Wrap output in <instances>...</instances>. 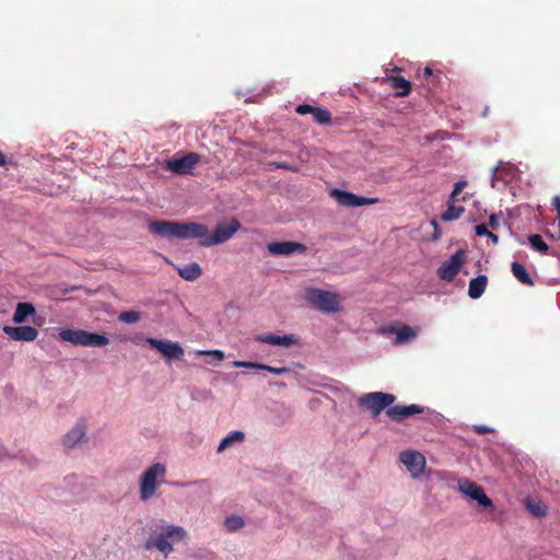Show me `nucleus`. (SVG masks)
<instances>
[{
    "instance_id": "obj_1",
    "label": "nucleus",
    "mask_w": 560,
    "mask_h": 560,
    "mask_svg": "<svg viewBox=\"0 0 560 560\" xmlns=\"http://www.w3.org/2000/svg\"><path fill=\"white\" fill-rule=\"evenodd\" d=\"M149 231L152 234L168 238H196L199 240L201 246L209 232L208 226L205 224L176 221H152L149 224Z\"/></svg>"
},
{
    "instance_id": "obj_2",
    "label": "nucleus",
    "mask_w": 560,
    "mask_h": 560,
    "mask_svg": "<svg viewBox=\"0 0 560 560\" xmlns=\"http://www.w3.org/2000/svg\"><path fill=\"white\" fill-rule=\"evenodd\" d=\"M305 299L310 305L324 313H336L340 310L339 295L330 291L307 288Z\"/></svg>"
},
{
    "instance_id": "obj_3",
    "label": "nucleus",
    "mask_w": 560,
    "mask_h": 560,
    "mask_svg": "<svg viewBox=\"0 0 560 560\" xmlns=\"http://www.w3.org/2000/svg\"><path fill=\"white\" fill-rule=\"evenodd\" d=\"M166 468L163 464L156 463L144 470L140 478V500L148 501L151 499L159 485L164 481Z\"/></svg>"
},
{
    "instance_id": "obj_4",
    "label": "nucleus",
    "mask_w": 560,
    "mask_h": 560,
    "mask_svg": "<svg viewBox=\"0 0 560 560\" xmlns=\"http://www.w3.org/2000/svg\"><path fill=\"white\" fill-rule=\"evenodd\" d=\"M59 337L63 341L84 347H105L109 342L104 335L82 329H63L59 332Z\"/></svg>"
},
{
    "instance_id": "obj_5",
    "label": "nucleus",
    "mask_w": 560,
    "mask_h": 560,
    "mask_svg": "<svg viewBox=\"0 0 560 560\" xmlns=\"http://www.w3.org/2000/svg\"><path fill=\"white\" fill-rule=\"evenodd\" d=\"M396 400L393 394L372 392L362 395L358 400V406L370 411L373 418L377 417L383 410H387Z\"/></svg>"
},
{
    "instance_id": "obj_6",
    "label": "nucleus",
    "mask_w": 560,
    "mask_h": 560,
    "mask_svg": "<svg viewBox=\"0 0 560 560\" xmlns=\"http://www.w3.org/2000/svg\"><path fill=\"white\" fill-rule=\"evenodd\" d=\"M201 161L200 154L188 152L183 156H173L166 161V168L177 175H191L195 166Z\"/></svg>"
},
{
    "instance_id": "obj_7",
    "label": "nucleus",
    "mask_w": 560,
    "mask_h": 560,
    "mask_svg": "<svg viewBox=\"0 0 560 560\" xmlns=\"http://www.w3.org/2000/svg\"><path fill=\"white\" fill-rule=\"evenodd\" d=\"M240 228V222L234 219L230 223H220L211 235L209 233L207 234V238L202 242V246L209 247L222 244L229 241Z\"/></svg>"
},
{
    "instance_id": "obj_8",
    "label": "nucleus",
    "mask_w": 560,
    "mask_h": 560,
    "mask_svg": "<svg viewBox=\"0 0 560 560\" xmlns=\"http://www.w3.org/2000/svg\"><path fill=\"white\" fill-rule=\"evenodd\" d=\"M145 342L153 349H156L166 360H182L184 349L178 342L162 340L149 337Z\"/></svg>"
},
{
    "instance_id": "obj_9",
    "label": "nucleus",
    "mask_w": 560,
    "mask_h": 560,
    "mask_svg": "<svg viewBox=\"0 0 560 560\" xmlns=\"http://www.w3.org/2000/svg\"><path fill=\"white\" fill-rule=\"evenodd\" d=\"M186 537V532L183 527L179 526H167L165 532L162 533L153 542V546L165 555L170 553L173 550L172 544L170 539L173 541H180Z\"/></svg>"
},
{
    "instance_id": "obj_10",
    "label": "nucleus",
    "mask_w": 560,
    "mask_h": 560,
    "mask_svg": "<svg viewBox=\"0 0 560 560\" xmlns=\"http://www.w3.org/2000/svg\"><path fill=\"white\" fill-rule=\"evenodd\" d=\"M465 262V254L462 250L454 253L447 260H445L438 269L440 279L451 282L458 275L462 266Z\"/></svg>"
},
{
    "instance_id": "obj_11",
    "label": "nucleus",
    "mask_w": 560,
    "mask_h": 560,
    "mask_svg": "<svg viewBox=\"0 0 560 560\" xmlns=\"http://www.w3.org/2000/svg\"><path fill=\"white\" fill-rule=\"evenodd\" d=\"M330 196L342 207L347 208H357L368 205H373L377 201L376 198H365L358 195H354L349 191L332 189L330 191Z\"/></svg>"
},
{
    "instance_id": "obj_12",
    "label": "nucleus",
    "mask_w": 560,
    "mask_h": 560,
    "mask_svg": "<svg viewBox=\"0 0 560 560\" xmlns=\"http://www.w3.org/2000/svg\"><path fill=\"white\" fill-rule=\"evenodd\" d=\"M458 489L470 499L477 501L480 506L491 508L493 505L492 500L487 497L483 488L468 479H459Z\"/></svg>"
},
{
    "instance_id": "obj_13",
    "label": "nucleus",
    "mask_w": 560,
    "mask_h": 560,
    "mask_svg": "<svg viewBox=\"0 0 560 560\" xmlns=\"http://www.w3.org/2000/svg\"><path fill=\"white\" fill-rule=\"evenodd\" d=\"M400 462L406 466L411 477H420L425 468L424 456L416 451H404L399 456Z\"/></svg>"
},
{
    "instance_id": "obj_14",
    "label": "nucleus",
    "mask_w": 560,
    "mask_h": 560,
    "mask_svg": "<svg viewBox=\"0 0 560 560\" xmlns=\"http://www.w3.org/2000/svg\"><path fill=\"white\" fill-rule=\"evenodd\" d=\"M267 249L273 256H289L294 253L303 254L307 247L302 243L283 241L269 243Z\"/></svg>"
},
{
    "instance_id": "obj_15",
    "label": "nucleus",
    "mask_w": 560,
    "mask_h": 560,
    "mask_svg": "<svg viewBox=\"0 0 560 560\" xmlns=\"http://www.w3.org/2000/svg\"><path fill=\"white\" fill-rule=\"evenodd\" d=\"M424 411V408L412 404V405H395L390 406L386 410V415L389 419L396 422H401L406 418L422 413Z\"/></svg>"
},
{
    "instance_id": "obj_16",
    "label": "nucleus",
    "mask_w": 560,
    "mask_h": 560,
    "mask_svg": "<svg viewBox=\"0 0 560 560\" xmlns=\"http://www.w3.org/2000/svg\"><path fill=\"white\" fill-rule=\"evenodd\" d=\"M3 332L16 341H34L38 336V330L32 326H4Z\"/></svg>"
},
{
    "instance_id": "obj_17",
    "label": "nucleus",
    "mask_w": 560,
    "mask_h": 560,
    "mask_svg": "<svg viewBox=\"0 0 560 560\" xmlns=\"http://www.w3.org/2000/svg\"><path fill=\"white\" fill-rule=\"evenodd\" d=\"M254 340L261 342V343L280 346V347H284V348H290L291 346L299 343V338H296L294 335H284V336H277L273 334L255 335Z\"/></svg>"
},
{
    "instance_id": "obj_18",
    "label": "nucleus",
    "mask_w": 560,
    "mask_h": 560,
    "mask_svg": "<svg viewBox=\"0 0 560 560\" xmlns=\"http://www.w3.org/2000/svg\"><path fill=\"white\" fill-rule=\"evenodd\" d=\"M295 112L300 115L311 114L313 119L320 125H328L331 121V114L326 108L315 107L308 104H300L296 106Z\"/></svg>"
},
{
    "instance_id": "obj_19",
    "label": "nucleus",
    "mask_w": 560,
    "mask_h": 560,
    "mask_svg": "<svg viewBox=\"0 0 560 560\" xmlns=\"http://www.w3.org/2000/svg\"><path fill=\"white\" fill-rule=\"evenodd\" d=\"M86 424L80 419L74 427L63 436L62 443L68 448H73L85 435Z\"/></svg>"
},
{
    "instance_id": "obj_20",
    "label": "nucleus",
    "mask_w": 560,
    "mask_h": 560,
    "mask_svg": "<svg viewBox=\"0 0 560 560\" xmlns=\"http://www.w3.org/2000/svg\"><path fill=\"white\" fill-rule=\"evenodd\" d=\"M387 331L396 335V343L397 345L409 342L418 334L417 329H415L408 325H401L399 327L390 326L387 329Z\"/></svg>"
},
{
    "instance_id": "obj_21",
    "label": "nucleus",
    "mask_w": 560,
    "mask_h": 560,
    "mask_svg": "<svg viewBox=\"0 0 560 560\" xmlns=\"http://www.w3.org/2000/svg\"><path fill=\"white\" fill-rule=\"evenodd\" d=\"M388 82L393 89L397 90L395 93L396 97H405L411 92V83L404 77L392 75L388 78Z\"/></svg>"
},
{
    "instance_id": "obj_22",
    "label": "nucleus",
    "mask_w": 560,
    "mask_h": 560,
    "mask_svg": "<svg viewBox=\"0 0 560 560\" xmlns=\"http://www.w3.org/2000/svg\"><path fill=\"white\" fill-rule=\"evenodd\" d=\"M487 284H488V278L487 276L485 275H480L476 278H472L469 282V287H468V295L469 298L476 300V299H479L486 288H487Z\"/></svg>"
},
{
    "instance_id": "obj_23",
    "label": "nucleus",
    "mask_w": 560,
    "mask_h": 560,
    "mask_svg": "<svg viewBox=\"0 0 560 560\" xmlns=\"http://www.w3.org/2000/svg\"><path fill=\"white\" fill-rule=\"evenodd\" d=\"M177 272L186 281H195L202 275V269L198 262H189L177 268Z\"/></svg>"
},
{
    "instance_id": "obj_24",
    "label": "nucleus",
    "mask_w": 560,
    "mask_h": 560,
    "mask_svg": "<svg viewBox=\"0 0 560 560\" xmlns=\"http://www.w3.org/2000/svg\"><path fill=\"white\" fill-rule=\"evenodd\" d=\"M34 313L35 307L31 303L20 302L16 305L12 319L15 324H22Z\"/></svg>"
},
{
    "instance_id": "obj_25",
    "label": "nucleus",
    "mask_w": 560,
    "mask_h": 560,
    "mask_svg": "<svg viewBox=\"0 0 560 560\" xmlns=\"http://www.w3.org/2000/svg\"><path fill=\"white\" fill-rule=\"evenodd\" d=\"M513 276L524 285L533 287L534 281L528 275L526 268L518 261H513L511 265Z\"/></svg>"
},
{
    "instance_id": "obj_26",
    "label": "nucleus",
    "mask_w": 560,
    "mask_h": 560,
    "mask_svg": "<svg viewBox=\"0 0 560 560\" xmlns=\"http://www.w3.org/2000/svg\"><path fill=\"white\" fill-rule=\"evenodd\" d=\"M464 211V207L447 202V209L441 214V220L445 222L457 220L462 217Z\"/></svg>"
},
{
    "instance_id": "obj_27",
    "label": "nucleus",
    "mask_w": 560,
    "mask_h": 560,
    "mask_svg": "<svg viewBox=\"0 0 560 560\" xmlns=\"http://www.w3.org/2000/svg\"><path fill=\"white\" fill-rule=\"evenodd\" d=\"M245 439V435L242 431H233L228 436L222 439L218 446V453L223 452L225 448L230 447L235 442H243Z\"/></svg>"
},
{
    "instance_id": "obj_28",
    "label": "nucleus",
    "mask_w": 560,
    "mask_h": 560,
    "mask_svg": "<svg viewBox=\"0 0 560 560\" xmlns=\"http://www.w3.org/2000/svg\"><path fill=\"white\" fill-rule=\"evenodd\" d=\"M527 511L536 517L545 516L547 513L546 506L539 500L528 499L525 502Z\"/></svg>"
},
{
    "instance_id": "obj_29",
    "label": "nucleus",
    "mask_w": 560,
    "mask_h": 560,
    "mask_svg": "<svg viewBox=\"0 0 560 560\" xmlns=\"http://www.w3.org/2000/svg\"><path fill=\"white\" fill-rule=\"evenodd\" d=\"M528 242L534 249L544 254L547 253L548 245L544 242L542 237L539 234L529 235Z\"/></svg>"
},
{
    "instance_id": "obj_30",
    "label": "nucleus",
    "mask_w": 560,
    "mask_h": 560,
    "mask_svg": "<svg viewBox=\"0 0 560 560\" xmlns=\"http://www.w3.org/2000/svg\"><path fill=\"white\" fill-rule=\"evenodd\" d=\"M244 526V521L242 517L232 515L225 518V527L230 532L237 530Z\"/></svg>"
},
{
    "instance_id": "obj_31",
    "label": "nucleus",
    "mask_w": 560,
    "mask_h": 560,
    "mask_svg": "<svg viewBox=\"0 0 560 560\" xmlns=\"http://www.w3.org/2000/svg\"><path fill=\"white\" fill-rule=\"evenodd\" d=\"M140 319V313L137 311H126L120 313L119 320L127 323V324H133L137 323Z\"/></svg>"
},
{
    "instance_id": "obj_32",
    "label": "nucleus",
    "mask_w": 560,
    "mask_h": 560,
    "mask_svg": "<svg viewBox=\"0 0 560 560\" xmlns=\"http://www.w3.org/2000/svg\"><path fill=\"white\" fill-rule=\"evenodd\" d=\"M233 365L236 368H247V369H255V370H261V368H264L262 363H256V362H249V361H234Z\"/></svg>"
},
{
    "instance_id": "obj_33",
    "label": "nucleus",
    "mask_w": 560,
    "mask_h": 560,
    "mask_svg": "<svg viewBox=\"0 0 560 560\" xmlns=\"http://www.w3.org/2000/svg\"><path fill=\"white\" fill-rule=\"evenodd\" d=\"M261 370L268 371V372L273 373L276 375H283V374L290 373V369L289 368H285V366L273 368V366H270V365H267V364H264V368H261Z\"/></svg>"
},
{
    "instance_id": "obj_34",
    "label": "nucleus",
    "mask_w": 560,
    "mask_h": 560,
    "mask_svg": "<svg viewBox=\"0 0 560 560\" xmlns=\"http://www.w3.org/2000/svg\"><path fill=\"white\" fill-rule=\"evenodd\" d=\"M198 354L213 357L217 361H222L224 359V353L221 350L199 351Z\"/></svg>"
},
{
    "instance_id": "obj_35",
    "label": "nucleus",
    "mask_w": 560,
    "mask_h": 560,
    "mask_svg": "<svg viewBox=\"0 0 560 560\" xmlns=\"http://www.w3.org/2000/svg\"><path fill=\"white\" fill-rule=\"evenodd\" d=\"M475 233L478 236H489L490 231L488 230V226L486 224H477L475 226Z\"/></svg>"
},
{
    "instance_id": "obj_36",
    "label": "nucleus",
    "mask_w": 560,
    "mask_h": 560,
    "mask_svg": "<svg viewBox=\"0 0 560 560\" xmlns=\"http://www.w3.org/2000/svg\"><path fill=\"white\" fill-rule=\"evenodd\" d=\"M552 206H553L555 210L557 211V221H558V224L560 225V197L556 196L552 199Z\"/></svg>"
},
{
    "instance_id": "obj_37",
    "label": "nucleus",
    "mask_w": 560,
    "mask_h": 560,
    "mask_svg": "<svg viewBox=\"0 0 560 560\" xmlns=\"http://www.w3.org/2000/svg\"><path fill=\"white\" fill-rule=\"evenodd\" d=\"M273 165L276 168H284V170L294 171V172L298 171V167L291 166V165L287 164L285 162H275Z\"/></svg>"
},
{
    "instance_id": "obj_38",
    "label": "nucleus",
    "mask_w": 560,
    "mask_h": 560,
    "mask_svg": "<svg viewBox=\"0 0 560 560\" xmlns=\"http://www.w3.org/2000/svg\"><path fill=\"white\" fill-rule=\"evenodd\" d=\"M466 186H467L466 180H458L455 183L453 190H455V194H460Z\"/></svg>"
},
{
    "instance_id": "obj_39",
    "label": "nucleus",
    "mask_w": 560,
    "mask_h": 560,
    "mask_svg": "<svg viewBox=\"0 0 560 560\" xmlns=\"http://www.w3.org/2000/svg\"><path fill=\"white\" fill-rule=\"evenodd\" d=\"M500 220L495 214L490 215L489 218V226L495 230L499 226Z\"/></svg>"
},
{
    "instance_id": "obj_40",
    "label": "nucleus",
    "mask_w": 560,
    "mask_h": 560,
    "mask_svg": "<svg viewBox=\"0 0 560 560\" xmlns=\"http://www.w3.org/2000/svg\"><path fill=\"white\" fill-rule=\"evenodd\" d=\"M476 432L479 433V434H486V433H490L492 432L493 430L486 427V425H479V427H476Z\"/></svg>"
},
{
    "instance_id": "obj_41",
    "label": "nucleus",
    "mask_w": 560,
    "mask_h": 560,
    "mask_svg": "<svg viewBox=\"0 0 560 560\" xmlns=\"http://www.w3.org/2000/svg\"><path fill=\"white\" fill-rule=\"evenodd\" d=\"M432 74H433V70H432L430 67H425V68L423 69V77H424V78H427V79H428V78H430Z\"/></svg>"
},
{
    "instance_id": "obj_42",
    "label": "nucleus",
    "mask_w": 560,
    "mask_h": 560,
    "mask_svg": "<svg viewBox=\"0 0 560 560\" xmlns=\"http://www.w3.org/2000/svg\"><path fill=\"white\" fill-rule=\"evenodd\" d=\"M488 237L491 240V242H492L494 245H495V244H498V242H499V236H498L497 234H494V233L490 232V234H489V236H488Z\"/></svg>"
},
{
    "instance_id": "obj_43",
    "label": "nucleus",
    "mask_w": 560,
    "mask_h": 560,
    "mask_svg": "<svg viewBox=\"0 0 560 560\" xmlns=\"http://www.w3.org/2000/svg\"><path fill=\"white\" fill-rule=\"evenodd\" d=\"M458 195L459 194H455V190H453L447 202L455 203V201L457 200Z\"/></svg>"
},
{
    "instance_id": "obj_44",
    "label": "nucleus",
    "mask_w": 560,
    "mask_h": 560,
    "mask_svg": "<svg viewBox=\"0 0 560 560\" xmlns=\"http://www.w3.org/2000/svg\"><path fill=\"white\" fill-rule=\"evenodd\" d=\"M8 163L7 156L0 152V166H4Z\"/></svg>"
},
{
    "instance_id": "obj_45",
    "label": "nucleus",
    "mask_w": 560,
    "mask_h": 560,
    "mask_svg": "<svg viewBox=\"0 0 560 560\" xmlns=\"http://www.w3.org/2000/svg\"><path fill=\"white\" fill-rule=\"evenodd\" d=\"M431 223H432V225L434 226V230H435L434 238H436L439 233H440L439 225H438V223L435 221H432Z\"/></svg>"
},
{
    "instance_id": "obj_46",
    "label": "nucleus",
    "mask_w": 560,
    "mask_h": 560,
    "mask_svg": "<svg viewBox=\"0 0 560 560\" xmlns=\"http://www.w3.org/2000/svg\"><path fill=\"white\" fill-rule=\"evenodd\" d=\"M488 112H489V107H488V106H486V107H485V109H483V112H482V117H487Z\"/></svg>"
},
{
    "instance_id": "obj_47",
    "label": "nucleus",
    "mask_w": 560,
    "mask_h": 560,
    "mask_svg": "<svg viewBox=\"0 0 560 560\" xmlns=\"http://www.w3.org/2000/svg\"><path fill=\"white\" fill-rule=\"evenodd\" d=\"M503 162H500V164L498 166L494 167V172L497 173L502 166Z\"/></svg>"
},
{
    "instance_id": "obj_48",
    "label": "nucleus",
    "mask_w": 560,
    "mask_h": 560,
    "mask_svg": "<svg viewBox=\"0 0 560 560\" xmlns=\"http://www.w3.org/2000/svg\"><path fill=\"white\" fill-rule=\"evenodd\" d=\"M145 548H147V549H150V548H151V544H150V542H147Z\"/></svg>"
}]
</instances>
